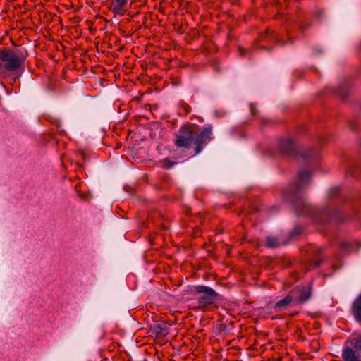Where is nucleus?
Returning a JSON list of instances; mask_svg holds the SVG:
<instances>
[{
	"label": "nucleus",
	"instance_id": "6e6552de",
	"mask_svg": "<svg viewBox=\"0 0 361 361\" xmlns=\"http://www.w3.org/2000/svg\"><path fill=\"white\" fill-rule=\"evenodd\" d=\"M310 173L308 171H301L298 174V180L295 185L297 191H300L305 188L310 179Z\"/></svg>",
	"mask_w": 361,
	"mask_h": 361
},
{
	"label": "nucleus",
	"instance_id": "2eb2a0df",
	"mask_svg": "<svg viewBox=\"0 0 361 361\" xmlns=\"http://www.w3.org/2000/svg\"><path fill=\"white\" fill-rule=\"evenodd\" d=\"M244 51H245V50L242 47L238 48V52L240 54L243 55L244 54Z\"/></svg>",
	"mask_w": 361,
	"mask_h": 361
},
{
	"label": "nucleus",
	"instance_id": "9d476101",
	"mask_svg": "<svg viewBox=\"0 0 361 361\" xmlns=\"http://www.w3.org/2000/svg\"><path fill=\"white\" fill-rule=\"evenodd\" d=\"M352 312L355 318L361 322V294L354 301Z\"/></svg>",
	"mask_w": 361,
	"mask_h": 361
},
{
	"label": "nucleus",
	"instance_id": "9b49d317",
	"mask_svg": "<svg viewBox=\"0 0 361 361\" xmlns=\"http://www.w3.org/2000/svg\"><path fill=\"white\" fill-rule=\"evenodd\" d=\"M279 147L283 153L291 154L293 152L295 144L290 140H283Z\"/></svg>",
	"mask_w": 361,
	"mask_h": 361
},
{
	"label": "nucleus",
	"instance_id": "423d86ee",
	"mask_svg": "<svg viewBox=\"0 0 361 361\" xmlns=\"http://www.w3.org/2000/svg\"><path fill=\"white\" fill-rule=\"evenodd\" d=\"M291 304H297L296 297L290 292L284 298L279 300L275 305L276 311H281L287 308Z\"/></svg>",
	"mask_w": 361,
	"mask_h": 361
},
{
	"label": "nucleus",
	"instance_id": "0eeeda50",
	"mask_svg": "<svg viewBox=\"0 0 361 361\" xmlns=\"http://www.w3.org/2000/svg\"><path fill=\"white\" fill-rule=\"evenodd\" d=\"M128 1V0H114L111 6V11L115 14L123 16Z\"/></svg>",
	"mask_w": 361,
	"mask_h": 361
},
{
	"label": "nucleus",
	"instance_id": "f257e3e1",
	"mask_svg": "<svg viewBox=\"0 0 361 361\" xmlns=\"http://www.w3.org/2000/svg\"><path fill=\"white\" fill-rule=\"evenodd\" d=\"M197 127L192 123L183 125L176 133L174 143L178 147L188 148L192 144L196 146L195 154H199L204 145L212 140V127L204 126L197 133Z\"/></svg>",
	"mask_w": 361,
	"mask_h": 361
},
{
	"label": "nucleus",
	"instance_id": "7ed1b4c3",
	"mask_svg": "<svg viewBox=\"0 0 361 361\" xmlns=\"http://www.w3.org/2000/svg\"><path fill=\"white\" fill-rule=\"evenodd\" d=\"M341 355L343 361H361V334L346 341Z\"/></svg>",
	"mask_w": 361,
	"mask_h": 361
},
{
	"label": "nucleus",
	"instance_id": "39448f33",
	"mask_svg": "<svg viewBox=\"0 0 361 361\" xmlns=\"http://www.w3.org/2000/svg\"><path fill=\"white\" fill-rule=\"evenodd\" d=\"M293 295L296 297L297 304L307 301L310 296V288L308 287L298 286L291 291Z\"/></svg>",
	"mask_w": 361,
	"mask_h": 361
},
{
	"label": "nucleus",
	"instance_id": "20e7f679",
	"mask_svg": "<svg viewBox=\"0 0 361 361\" xmlns=\"http://www.w3.org/2000/svg\"><path fill=\"white\" fill-rule=\"evenodd\" d=\"M193 292L202 294L198 298V304L200 307H204L213 304L217 298V293L212 288L205 286H195Z\"/></svg>",
	"mask_w": 361,
	"mask_h": 361
},
{
	"label": "nucleus",
	"instance_id": "ddd939ff",
	"mask_svg": "<svg viewBox=\"0 0 361 361\" xmlns=\"http://www.w3.org/2000/svg\"><path fill=\"white\" fill-rule=\"evenodd\" d=\"M164 166L167 169L169 168H171L173 166H174L175 163L174 162H171L169 159H165L164 160Z\"/></svg>",
	"mask_w": 361,
	"mask_h": 361
},
{
	"label": "nucleus",
	"instance_id": "f8f14e48",
	"mask_svg": "<svg viewBox=\"0 0 361 361\" xmlns=\"http://www.w3.org/2000/svg\"><path fill=\"white\" fill-rule=\"evenodd\" d=\"M279 245L276 238L273 236H268L267 238V245L269 247H275Z\"/></svg>",
	"mask_w": 361,
	"mask_h": 361
},
{
	"label": "nucleus",
	"instance_id": "1a4fd4ad",
	"mask_svg": "<svg viewBox=\"0 0 361 361\" xmlns=\"http://www.w3.org/2000/svg\"><path fill=\"white\" fill-rule=\"evenodd\" d=\"M152 329L157 336L163 337L168 334V324L166 322H159L154 324Z\"/></svg>",
	"mask_w": 361,
	"mask_h": 361
},
{
	"label": "nucleus",
	"instance_id": "f03ea898",
	"mask_svg": "<svg viewBox=\"0 0 361 361\" xmlns=\"http://www.w3.org/2000/svg\"><path fill=\"white\" fill-rule=\"evenodd\" d=\"M26 55L19 51L0 49V69L8 71L18 70L24 66Z\"/></svg>",
	"mask_w": 361,
	"mask_h": 361
},
{
	"label": "nucleus",
	"instance_id": "4468645a",
	"mask_svg": "<svg viewBox=\"0 0 361 361\" xmlns=\"http://www.w3.org/2000/svg\"><path fill=\"white\" fill-rule=\"evenodd\" d=\"M348 245H349V243H341V247L343 248V249H347L348 247Z\"/></svg>",
	"mask_w": 361,
	"mask_h": 361
}]
</instances>
